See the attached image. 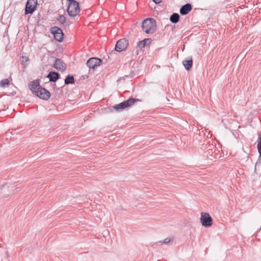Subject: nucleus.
Instances as JSON below:
<instances>
[{"instance_id": "393cba45", "label": "nucleus", "mask_w": 261, "mask_h": 261, "mask_svg": "<svg viewBox=\"0 0 261 261\" xmlns=\"http://www.w3.org/2000/svg\"><path fill=\"white\" fill-rule=\"evenodd\" d=\"M212 136V134H210V132H208L207 135V138H209V137H211Z\"/></svg>"}, {"instance_id": "20e7f679", "label": "nucleus", "mask_w": 261, "mask_h": 261, "mask_svg": "<svg viewBox=\"0 0 261 261\" xmlns=\"http://www.w3.org/2000/svg\"><path fill=\"white\" fill-rule=\"evenodd\" d=\"M200 222L203 226L209 227L213 224V219L207 213L202 212L200 216Z\"/></svg>"}, {"instance_id": "4468645a", "label": "nucleus", "mask_w": 261, "mask_h": 261, "mask_svg": "<svg viewBox=\"0 0 261 261\" xmlns=\"http://www.w3.org/2000/svg\"><path fill=\"white\" fill-rule=\"evenodd\" d=\"M182 64L185 69L189 71L192 67L193 65V60L192 57H190L187 60H184L182 61Z\"/></svg>"}, {"instance_id": "1a4fd4ad", "label": "nucleus", "mask_w": 261, "mask_h": 261, "mask_svg": "<svg viewBox=\"0 0 261 261\" xmlns=\"http://www.w3.org/2000/svg\"><path fill=\"white\" fill-rule=\"evenodd\" d=\"M101 63V59L98 58L92 57L88 60L86 64L89 69H95L100 66Z\"/></svg>"}, {"instance_id": "6e6552de", "label": "nucleus", "mask_w": 261, "mask_h": 261, "mask_svg": "<svg viewBox=\"0 0 261 261\" xmlns=\"http://www.w3.org/2000/svg\"><path fill=\"white\" fill-rule=\"evenodd\" d=\"M36 95L40 98L46 100L50 98V93L48 90L41 86H39V88H38Z\"/></svg>"}, {"instance_id": "2eb2a0df", "label": "nucleus", "mask_w": 261, "mask_h": 261, "mask_svg": "<svg viewBox=\"0 0 261 261\" xmlns=\"http://www.w3.org/2000/svg\"><path fill=\"white\" fill-rule=\"evenodd\" d=\"M65 85L73 84L75 83L74 76L72 75H68L64 80Z\"/></svg>"}, {"instance_id": "f03ea898", "label": "nucleus", "mask_w": 261, "mask_h": 261, "mask_svg": "<svg viewBox=\"0 0 261 261\" xmlns=\"http://www.w3.org/2000/svg\"><path fill=\"white\" fill-rule=\"evenodd\" d=\"M140 101L139 99L130 97L118 104L114 105L113 108L117 112H120L125 108L132 107L136 102Z\"/></svg>"}, {"instance_id": "a211bd4d", "label": "nucleus", "mask_w": 261, "mask_h": 261, "mask_svg": "<svg viewBox=\"0 0 261 261\" xmlns=\"http://www.w3.org/2000/svg\"><path fill=\"white\" fill-rule=\"evenodd\" d=\"M149 39L147 38L139 41L138 42V46L141 48H144L146 45L147 41H149Z\"/></svg>"}, {"instance_id": "4be33fe9", "label": "nucleus", "mask_w": 261, "mask_h": 261, "mask_svg": "<svg viewBox=\"0 0 261 261\" xmlns=\"http://www.w3.org/2000/svg\"><path fill=\"white\" fill-rule=\"evenodd\" d=\"M9 84V81L7 79H5L0 81V86L1 87H4L6 85Z\"/></svg>"}, {"instance_id": "9d476101", "label": "nucleus", "mask_w": 261, "mask_h": 261, "mask_svg": "<svg viewBox=\"0 0 261 261\" xmlns=\"http://www.w3.org/2000/svg\"><path fill=\"white\" fill-rule=\"evenodd\" d=\"M54 67L57 70L64 71L66 69V64L60 59H56L54 62Z\"/></svg>"}, {"instance_id": "aec40b11", "label": "nucleus", "mask_w": 261, "mask_h": 261, "mask_svg": "<svg viewBox=\"0 0 261 261\" xmlns=\"http://www.w3.org/2000/svg\"><path fill=\"white\" fill-rule=\"evenodd\" d=\"M257 148L259 154V158H261V136H259V137L257 139Z\"/></svg>"}, {"instance_id": "f3484780", "label": "nucleus", "mask_w": 261, "mask_h": 261, "mask_svg": "<svg viewBox=\"0 0 261 261\" xmlns=\"http://www.w3.org/2000/svg\"><path fill=\"white\" fill-rule=\"evenodd\" d=\"M206 151L208 152V154H211L215 152L217 150L216 149L215 145L212 144H208L206 145Z\"/></svg>"}, {"instance_id": "9b49d317", "label": "nucleus", "mask_w": 261, "mask_h": 261, "mask_svg": "<svg viewBox=\"0 0 261 261\" xmlns=\"http://www.w3.org/2000/svg\"><path fill=\"white\" fill-rule=\"evenodd\" d=\"M192 9V6L190 3H187L181 7L179 13L181 15L188 14Z\"/></svg>"}, {"instance_id": "423d86ee", "label": "nucleus", "mask_w": 261, "mask_h": 261, "mask_svg": "<svg viewBox=\"0 0 261 261\" xmlns=\"http://www.w3.org/2000/svg\"><path fill=\"white\" fill-rule=\"evenodd\" d=\"M50 32L56 40L59 42L63 41L64 34L61 28L58 27H52L50 29Z\"/></svg>"}, {"instance_id": "f8f14e48", "label": "nucleus", "mask_w": 261, "mask_h": 261, "mask_svg": "<svg viewBox=\"0 0 261 261\" xmlns=\"http://www.w3.org/2000/svg\"><path fill=\"white\" fill-rule=\"evenodd\" d=\"M60 74L56 71H50L46 77L49 79V82H56L60 78Z\"/></svg>"}, {"instance_id": "ddd939ff", "label": "nucleus", "mask_w": 261, "mask_h": 261, "mask_svg": "<svg viewBox=\"0 0 261 261\" xmlns=\"http://www.w3.org/2000/svg\"><path fill=\"white\" fill-rule=\"evenodd\" d=\"M39 86H40L39 85V81L38 80H36L31 82L29 85V88L33 93H35L36 95L38 88H39Z\"/></svg>"}, {"instance_id": "6ab92c4d", "label": "nucleus", "mask_w": 261, "mask_h": 261, "mask_svg": "<svg viewBox=\"0 0 261 261\" xmlns=\"http://www.w3.org/2000/svg\"><path fill=\"white\" fill-rule=\"evenodd\" d=\"M57 20L59 21V22L61 24H64L66 22V18L63 15H59L58 17L57 18Z\"/></svg>"}, {"instance_id": "dca6fc26", "label": "nucleus", "mask_w": 261, "mask_h": 261, "mask_svg": "<svg viewBox=\"0 0 261 261\" xmlns=\"http://www.w3.org/2000/svg\"><path fill=\"white\" fill-rule=\"evenodd\" d=\"M179 19V15L178 13H174L170 17V20L173 23H176Z\"/></svg>"}, {"instance_id": "7ed1b4c3", "label": "nucleus", "mask_w": 261, "mask_h": 261, "mask_svg": "<svg viewBox=\"0 0 261 261\" xmlns=\"http://www.w3.org/2000/svg\"><path fill=\"white\" fill-rule=\"evenodd\" d=\"M68 3L67 12L70 17H75L80 11L79 4L75 0H67Z\"/></svg>"}, {"instance_id": "f257e3e1", "label": "nucleus", "mask_w": 261, "mask_h": 261, "mask_svg": "<svg viewBox=\"0 0 261 261\" xmlns=\"http://www.w3.org/2000/svg\"><path fill=\"white\" fill-rule=\"evenodd\" d=\"M142 29L146 34H153L156 29L155 20L152 18H148L145 19L142 22Z\"/></svg>"}, {"instance_id": "412c9836", "label": "nucleus", "mask_w": 261, "mask_h": 261, "mask_svg": "<svg viewBox=\"0 0 261 261\" xmlns=\"http://www.w3.org/2000/svg\"><path fill=\"white\" fill-rule=\"evenodd\" d=\"M22 61H21V64L23 66H27L29 61V58L28 57L26 56H22Z\"/></svg>"}, {"instance_id": "a878e982", "label": "nucleus", "mask_w": 261, "mask_h": 261, "mask_svg": "<svg viewBox=\"0 0 261 261\" xmlns=\"http://www.w3.org/2000/svg\"><path fill=\"white\" fill-rule=\"evenodd\" d=\"M5 185H3V186H2V188H3H3H5Z\"/></svg>"}, {"instance_id": "39448f33", "label": "nucleus", "mask_w": 261, "mask_h": 261, "mask_svg": "<svg viewBox=\"0 0 261 261\" xmlns=\"http://www.w3.org/2000/svg\"><path fill=\"white\" fill-rule=\"evenodd\" d=\"M37 0H27L25 7V14H32L36 9Z\"/></svg>"}, {"instance_id": "5701e85b", "label": "nucleus", "mask_w": 261, "mask_h": 261, "mask_svg": "<svg viewBox=\"0 0 261 261\" xmlns=\"http://www.w3.org/2000/svg\"><path fill=\"white\" fill-rule=\"evenodd\" d=\"M171 241V239L169 238H167L163 240L160 241V243L164 244H168Z\"/></svg>"}, {"instance_id": "0eeeda50", "label": "nucleus", "mask_w": 261, "mask_h": 261, "mask_svg": "<svg viewBox=\"0 0 261 261\" xmlns=\"http://www.w3.org/2000/svg\"><path fill=\"white\" fill-rule=\"evenodd\" d=\"M128 45V41L126 38H122L117 41L115 49L118 52L125 50Z\"/></svg>"}, {"instance_id": "b1692460", "label": "nucleus", "mask_w": 261, "mask_h": 261, "mask_svg": "<svg viewBox=\"0 0 261 261\" xmlns=\"http://www.w3.org/2000/svg\"><path fill=\"white\" fill-rule=\"evenodd\" d=\"M152 1L156 4H158L161 3L162 0H152Z\"/></svg>"}]
</instances>
